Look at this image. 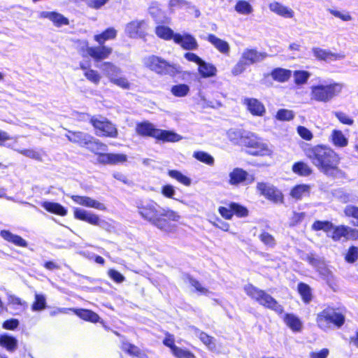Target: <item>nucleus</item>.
Returning a JSON list of instances; mask_svg holds the SVG:
<instances>
[{"mask_svg": "<svg viewBox=\"0 0 358 358\" xmlns=\"http://www.w3.org/2000/svg\"><path fill=\"white\" fill-rule=\"evenodd\" d=\"M243 290L248 297L261 306L273 310L278 315L283 313V306L265 290L259 289L252 283L245 285Z\"/></svg>", "mask_w": 358, "mask_h": 358, "instance_id": "obj_4", "label": "nucleus"}, {"mask_svg": "<svg viewBox=\"0 0 358 358\" xmlns=\"http://www.w3.org/2000/svg\"><path fill=\"white\" fill-rule=\"evenodd\" d=\"M344 259L349 264H353L358 259V247L351 245L348 248L345 256Z\"/></svg>", "mask_w": 358, "mask_h": 358, "instance_id": "obj_51", "label": "nucleus"}, {"mask_svg": "<svg viewBox=\"0 0 358 358\" xmlns=\"http://www.w3.org/2000/svg\"><path fill=\"white\" fill-rule=\"evenodd\" d=\"M108 275L116 283L122 282L125 278L124 276L115 269L111 268L108 271Z\"/></svg>", "mask_w": 358, "mask_h": 358, "instance_id": "obj_61", "label": "nucleus"}, {"mask_svg": "<svg viewBox=\"0 0 358 358\" xmlns=\"http://www.w3.org/2000/svg\"><path fill=\"white\" fill-rule=\"evenodd\" d=\"M199 340L205 345L208 350H214L216 349L215 339L214 337L208 335L204 331H200L198 336Z\"/></svg>", "mask_w": 358, "mask_h": 358, "instance_id": "obj_46", "label": "nucleus"}, {"mask_svg": "<svg viewBox=\"0 0 358 358\" xmlns=\"http://www.w3.org/2000/svg\"><path fill=\"white\" fill-rule=\"evenodd\" d=\"M171 352L176 358H196L191 351L182 349L177 345Z\"/></svg>", "mask_w": 358, "mask_h": 358, "instance_id": "obj_53", "label": "nucleus"}, {"mask_svg": "<svg viewBox=\"0 0 358 358\" xmlns=\"http://www.w3.org/2000/svg\"><path fill=\"white\" fill-rule=\"evenodd\" d=\"M247 66L249 65L241 57L238 62L232 68L231 73L234 76H238L245 71Z\"/></svg>", "mask_w": 358, "mask_h": 358, "instance_id": "obj_56", "label": "nucleus"}, {"mask_svg": "<svg viewBox=\"0 0 358 358\" xmlns=\"http://www.w3.org/2000/svg\"><path fill=\"white\" fill-rule=\"evenodd\" d=\"M305 156L322 173L333 176L340 171L341 157L331 148L324 144L308 145L303 149Z\"/></svg>", "mask_w": 358, "mask_h": 358, "instance_id": "obj_2", "label": "nucleus"}, {"mask_svg": "<svg viewBox=\"0 0 358 358\" xmlns=\"http://www.w3.org/2000/svg\"><path fill=\"white\" fill-rule=\"evenodd\" d=\"M259 194L275 204L284 203V194L280 189L273 185L265 182H259L256 186Z\"/></svg>", "mask_w": 358, "mask_h": 358, "instance_id": "obj_10", "label": "nucleus"}, {"mask_svg": "<svg viewBox=\"0 0 358 358\" xmlns=\"http://www.w3.org/2000/svg\"><path fill=\"white\" fill-rule=\"evenodd\" d=\"M198 66V72L203 78L213 77L217 74V69L212 64L202 60Z\"/></svg>", "mask_w": 358, "mask_h": 358, "instance_id": "obj_37", "label": "nucleus"}, {"mask_svg": "<svg viewBox=\"0 0 358 358\" xmlns=\"http://www.w3.org/2000/svg\"><path fill=\"white\" fill-rule=\"evenodd\" d=\"M156 35L165 41H169L173 39L174 41L175 34L173 30L164 25H158L155 27Z\"/></svg>", "mask_w": 358, "mask_h": 358, "instance_id": "obj_40", "label": "nucleus"}, {"mask_svg": "<svg viewBox=\"0 0 358 358\" xmlns=\"http://www.w3.org/2000/svg\"><path fill=\"white\" fill-rule=\"evenodd\" d=\"M259 240L267 247L274 248L276 245V241L274 236L266 231H263L259 236Z\"/></svg>", "mask_w": 358, "mask_h": 358, "instance_id": "obj_52", "label": "nucleus"}, {"mask_svg": "<svg viewBox=\"0 0 358 358\" xmlns=\"http://www.w3.org/2000/svg\"><path fill=\"white\" fill-rule=\"evenodd\" d=\"M331 239L335 241H339L342 238L345 241H357L358 240V229L352 228L347 225L341 224L338 226L333 225Z\"/></svg>", "mask_w": 358, "mask_h": 358, "instance_id": "obj_13", "label": "nucleus"}, {"mask_svg": "<svg viewBox=\"0 0 358 358\" xmlns=\"http://www.w3.org/2000/svg\"><path fill=\"white\" fill-rule=\"evenodd\" d=\"M175 189L173 185L166 184L162 187L161 193L162 194L169 199H173L175 194Z\"/></svg>", "mask_w": 358, "mask_h": 358, "instance_id": "obj_62", "label": "nucleus"}, {"mask_svg": "<svg viewBox=\"0 0 358 358\" xmlns=\"http://www.w3.org/2000/svg\"><path fill=\"white\" fill-rule=\"evenodd\" d=\"M1 237L8 243H12L15 246L21 248H27V242L20 236L14 234L7 229L0 231Z\"/></svg>", "mask_w": 358, "mask_h": 358, "instance_id": "obj_23", "label": "nucleus"}, {"mask_svg": "<svg viewBox=\"0 0 358 358\" xmlns=\"http://www.w3.org/2000/svg\"><path fill=\"white\" fill-rule=\"evenodd\" d=\"M78 51L83 57H90L96 62H100L109 57L113 52V48L109 46H89L87 40H77Z\"/></svg>", "mask_w": 358, "mask_h": 358, "instance_id": "obj_8", "label": "nucleus"}, {"mask_svg": "<svg viewBox=\"0 0 358 358\" xmlns=\"http://www.w3.org/2000/svg\"><path fill=\"white\" fill-rule=\"evenodd\" d=\"M110 164L116 165L127 162V156L123 153H110Z\"/></svg>", "mask_w": 358, "mask_h": 358, "instance_id": "obj_58", "label": "nucleus"}, {"mask_svg": "<svg viewBox=\"0 0 358 358\" xmlns=\"http://www.w3.org/2000/svg\"><path fill=\"white\" fill-rule=\"evenodd\" d=\"M19 326V320L15 318H10L5 320L2 324V327L6 330H15Z\"/></svg>", "mask_w": 358, "mask_h": 358, "instance_id": "obj_63", "label": "nucleus"}, {"mask_svg": "<svg viewBox=\"0 0 358 358\" xmlns=\"http://www.w3.org/2000/svg\"><path fill=\"white\" fill-rule=\"evenodd\" d=\"M226 206H219L217 211L219 214L225 220H231L235 215L237 217H246L249 215L248 208L239 203L231 201L227 203L222 201Z\"/></svg>", "mask_w": 358, "mask_h": 358, "instance_id": "obj_11", "label": "nucleus"}, {"mask_svg": "<svg viewBox=\"0 0 358 358\" xmlns=\"http://www.w3.org/2000/svg\"><path fill=\"white\" fill-rule=\"evenodd\" d=\"M238 143L248 148V153L252 156H266L271 153L268 145L252 133L241 134Z\"/></svg>", "mask_w": 358, "mask_h": 358, "instance_id": "obj_6", "label": "nucleus"}, {"mask_svg": "<svg viewBox=\"0 0 358 358\" xmlns=\"http://www.w3.org/2000/svg\"><path fill=\"white\" fill-rule=\"evenodd\" d=\"M271 76L273 80L278 83H285L289 80L292 76L291 70L277 67L271 71Z\"/></svg>", "mask_w": 358, "mask_h": 358, "instance_id": "obj_36", "label": "nucleus"}, {"mask_svg": "<svg viewBox=\"0 0 358 358\" xmlns=\"http://www.w3.org/2000/svg\"><path fill=\"white\" fill-rule=\"evenodd\" d=\"M266 57V52H259L255 48H247L243 51L241 57L248 65H251L263 61Z\"/></svg>", "mask_w": 358, "mask_h": 358, "instance_id": "obj_20", "label": "nucleus"}, {"mask_svg": "<svg viewBox=\"0 0 358 358\" xmlns=\"http://www.w3.org/2000/svg\"><path fill=\"white\" fill-rule=\"evenodd\" d=\"M333 223L329 220H315L312 226L311 229L313 231H323L328 233L333 229Z\"/></svg>", "mask_w": 358, "mask_h": 358, "instance_id": "obj_43", "label": "nucleus"}, {"mask_svg": "<svg viewBox=\"0 0 358 358\" xmlns=\"http://www.w3.org/2000/svg\"><path fill=\"white\" fill-rule=\"evenodd\" d=\"M95 134L101 137L115 138L118 136V130L111 121L101 115H93L90 118Z\"/></svg>", "mask_w": 358, "mask_h": 358, "instance_id": "obj_9", "label": "nucleus"}, {"mask_svg": "<svg viewBox=\"0 0 358 358\" xmlns=\"http://www.w3.org/2000/svg\"><path fill=\"white\" fill-rule=\"evenodd\" d=\"M187 279L191 286L193 287L195 291L199 294L208 296L210 294V291L207 287L202 286L201 283L198 280L190 275H187Z\"/></svg>", "mask_w": 358, "mask_h": 358, "instance_id": "obj_45", "label": "nucleus"}, {"mask_svg": "<svg viewBox=\"0 0 358 358\" xmlns=\"http://www.w3.org/2000/svg\"><path fill=\"white\" fill-rule=\"evenodd\" d=\"M297 292L304 304H309L312 301L313 294L311 287L308 284L303 282H299L297 285Z\"/></svg>", "mask_w": 358, "mask_h": 358, "instance_id": "obj_32", "label": "nucleus"}, {"mask_svg": "<svg viewBox=\"0 0 358 358\" xmlns=\"http://www.w3.org/2000/svg\"><path fill=\"white\" fill-rule=\"evenodd\" d=\"M315 321L317 327L325 331L342 327L345 322V316L339 308L327 306L317 314Z\"/></svg>", "mask_w": 358, "mask_h": 358, "instance_id": "obj_3", "label": "nucleus"}, {"mask_svg": "<svg viewBox=\"0 0 358 358\" xmlns=\"http://www.w3.org/2000/svg\"><path fill=\"white\" fill-rule=\"evenodd\" d=\"M292 171L300 177H308L313 173V168L303 160L295 162L292 166Z\"/></svg>", "mask_w": 358, "mask_h": 358, "instance_id": "obj_24", "label": "nucleus"}, {"mask_svg": "<svg viewBox=\"0 0 358 358\" xmlns=\"http://www.w3.org/2000/svg\"><path fill=\"white\" fill-rule=\"evenodd\" d=\"M234 8L237 13L243 15H248L252 11L251 5L245 0L238 1Z\"/></svg>", "mask_w": 358, "mask_h": 358, "instance_id": "obj_49", "label": "nucleus"}, {"mask_svg": "<svg viewBox=\"0 0 358 358\" xmlns=\"http://www.w3.org/2000/svg\"><path fill=\"white\" fill-rule=\"evenodd\" d=\"M193 157L200 162L208 166H213L215 160L212 155L204 151H196L193 153Z\"/></svg>", "mask_w": 358, "mask_h": 358, "instance_id": "obj_42", "label": "nucleus"}, {"mask_svg": "<svg viewBox=\"0 0 358 358\" xmlns=\"http://www.w3.org/2000/svg\"><path fill=\"white\" fill-rule=\"evenodd\" d=\"M73 217L76 220L85 222L94 226H99L101 223L98 215L79 208H75L73 209Z\"/></svg>", "mask_w": 358, "mask_h": 358, "instance_id": "obj_15", "label": "nucleus"}, {"mask_svg": "<svg viewBox=\"0 0 358 358\" xmlns=\"http://www.w3.org/2000/svg\"><path fill=\"white\" fill-rule=\"evenodd\" d=\"M243 103L253 116L262 117L266 113L264 105L257 99L245 98Z\"/></svg>", "mask_w": 358, "mask_h": 358, "instance_id": "obj_19", "label": "nucleus"}, {"mask_svg": "<svg viewBox=\"0 0 358 358\" xmlns=\"http://www.w3.org/2000/svg\"><path fill=\"white\" fill-rule=\"evenodd\" d=\"M94 153L97 156V161L101 164H110V153L96 152Z\"/></svg>", "mask_w": 358, "mask_h": 358, "instance_id": "obj_64", "label": "nucleus"}, {"mask_svg": "<svg viewBox=\"0 0 358 358\" xmlns=\"http://www.w3.org/2000/svg\"><path fill=\"white\" fill-rule=\"evenodd\" d=\"M344 213L346 217H353L357 220L356 226L358 227V207L356 206L349 205L344 209Z\"/></svg>", "mask_w": 358, "mask_h": 358, "instance_id": "obj_59", "label": "nucleus"}, {"mask_svg": "<svg viewBox=\"0 0 358 358\" xmlns=\"http://www.w3.org/2000/svg\"><path fill=\"white\" fill-rule=\"evenodd\" d=\"M143 64L145 69L160 76L174 77L180 73V67L178 65L171 64L163 57L155 55L145 57Z\"/></svg>", "mask_w": 358, "mask_h": 358, "instance_id": "obj_5", "label": "nucleus"}, {"mask_svg": "<svg viewBox=\"0 0 358 358\" xmlns=\"http://www.w3.org/2000/svg\"><path fill=\"white\" fill-rule=\"evenodd\" d=\"M154 138L158 141L174 143L178 141L180 139V137L173 131L157 128Z\"/></svg>", "mask_w": 358, "mask_h": 358, "instance_id": "obj_30", "label": "nucleus"}, {"mask_svg": "<svg viewBox=\"0 0 358 358\" xmlns=\"http://www.w3.org/2000/svg\"><path fill=\"white\" fill-rule=\"evenodd\" d=\"M74 313L80 319L92 323H96L99 321V315L92 310L78 308L73 310Z\"/></svg>", "mask_w": 358, "mask_h": 358, "instance_id": "obj_34", "label": "nucleus"}, {"mask_svg": "<svg viewBox=\"0 0 358 358\" xmlns=\"http://www.w3.org/2000/svg\"><path fill=\"white\" fill-rule=\"evenodd\" d=\"M268 8L272 12L283 17L292 18L294 17V11L291 8L283 6L279 2L274 1L271 3Z\"/></svg>", "mask_w": 358, "mask_h": 358, "instance_id": "obj_33", "label": "nucleus"}, {"mask_svg": "<svg viewBox=\"0 0 358 358\" xmlns=\"http://www.w3.org/2000/svg\"><path fill=\"white\" fill-rule=\"evenodd\" d=\"M174 42L180 45L182 49L187 50H196L199 47L195 38L189 34L182 35L178 33L175 34Z\"/></svg>", "mask_w": 358, "mask_h": 358, "instance_id": "obj_18", "label": "nucleus"}, {"mask_svg": "<svg viewBox=\"0 0 358 358\" xmlns=\"http://www.w3.org/2000/svg\"><path fill=\"white\" fill-rule=\"evenodd\" d=\"M331 143L336 148H344L348 145V140L343 131L338 129L332 130L330 137Z\"/></svg>", "mask_w": 358, "mask_h": 358, "instance_id": "obj_35", "label": "nucleus"}, {"mask_svg": "<svg viewBox=\"0 0 358 358\" xmlns=\"http://www.w3.org/2000/svg\"><path fill=\"white\" fill-rule=\"evenodd\" d=\"M157 128L148 120L137 122L135 128L136 133L142 137L155 138Z\"/></svg>", "mask_w": 358, "mask_h": 358, "instance_id": "obj_22", "label": "nucleus"}, {"mask_svg": "<svg viewBox=\"0 0 358 358\" xmlns=\"http://www.w3.org/2000/svg\"><path fill=\"white\" fill-rule=\"evenodd\" d=\"M282 320L286 326L293 332H301L303 329V323L300 318L293 313H285Z\"/></svg>", "mask_w": 358, "mask_h": 358, "instance_id": "obj_26", "label": "nucleus"}, {"mask_svg": "<svg viewBox=\"0 0 358 358\" xmlns=\"http://www.w3.org/2000/svg\"><path fill=\"white\" fill-rule=\"evenodd\" d=\"M310 77V73L303 70H297L294 71V83L297 85H301L308 81Z\"/></svg>", "mask_w": 358, "mask_h": 358, "instance_id": "obj_50", "label": "nucleus"}, {"mask_svg": "<svg viewBox=\"0 0 358 358\" xmlns=\"http://www.w3.org/2000/svg\"><path fill=\"white\" fill-rule=\"evenodd\" d=\"M313 53L314 56L318 59V60H324L327 61L328 59H336V56L335 54L327 51L326 50L320 48H313Z\"/></svg>", "mask_w": 358, "mask_h": 358, "instance_id": "obj_44", "label": "nucleus"}, {"mask_svg": "<svg viewBox=\"0 0 358 358\" xmlns=\"http://www.w3.org/2000/svg\"><path fill=\"white\" fill-rule=\"evenodd\" d=\"M275 117L280 121H289L294 117V115L292 110L282 108L278 110Z\"/></svg>", "mask_w": 358, "mask_h": 358, "instance_id": "obj_54", "label": "nucleus"}, {"mask_svg": "<svg viewBox=\"0 0 358 358\" xmlns=\"http://www.w3.org/2000/svg\"><path fill=\"white\" fill-rule=\"evenodd\" d=\"M46 308V300L43 294H36L34 301L31 304L33 311H40Z\"/></svg>", "mask_w": 358, "mask_h": 358, "instance_id": "obj_48", "label": "nucleus"}, {"mask_svg": "<svg viewBox=\"0 0 358 358\" xmlns=\"http://www.w3.org/2000/svg\"><path fill=\"white\" fill-rule=\"evenodd\" d=\"M311 185L302 183L294 185L289 192V196L296 201H300L303 197H309L310 195Z\"/></svg>", "mask_w": 358, "mask_h": 358, "instance_id": "obj_21", "label": "nucleus"}, {"mask_svg": "<svg viewBox=\"0 0 358 358\" xmlns=\"http://www.w3.org/2000/svg\"><path fill=\"white\" fill-rule=\"evenodd\" d=\"M137 213L141 219L160 231L167 234L177 231V224L181 216L178 212L169 208H162L153 199L137 203Z\"/></svg>", "mask_w": 358, "mask_h": 358, "instance_id": "obj_1", "label": "nucleus"}, {"mask_svg": "<svg viewBox=\"0 0 358 358\" xmlns=\"http://www.w3.org/2000/svg\"><path fill=\"white\" fill-rule=\"evenodd\" d=\"M147 23L144 20H132L125 26L126 34L132 38H145L147 36Z\"/></svg>", "mask_w": 358, "mask_h": 358, "instance_id": "obj_14", "label": "nucleus"}, {"mask_svg": "<svg viewBox=\"0 0 358 358\" xmlns=\"http://www.w3.org/2000/svg\"><path fill=\"white\" fill-rule=\"evenodd\" d=\"M334 114L340 123L343 124L351 126L354 124V120L342 111H336Z\"/></svg>", "mask_w": 358, "mask_h": 358, "instance_id": "obj_55", "label": "nucleus"}, {"mask_svg": "<svg viewBox=\"0 0 358 358\" xmlns=\"http://www.w3.org/2000/svg\"><path fill=\"white\" fill-rule=\"evenodd\" d=\"M342 90V85L337 83L328 85H315L310 87L311 100L326 103L338 95Z\"/></svg>", "mask_w": 358, "mask_h": 358, "instance_id": "obj_7", "label": "nucleus"}, {"mask_svg": "<svg viewBox=\"0 0 358 358\" xmlns=\"http://www.w3.org/2000/svg\"><path fill=\"white\" fill-rule=\"evenodd\" d=\"M66 138L71 143L77 144L81 147L94 144L96 146V150L106 151L108 148L105 143L101 142L99 140L92 141L87 134L81 131H69L66 134Z\"/></svg>", "mask_w": 358, "mask_h": 358, "instance_id": "obj_12", "label": "nucleus"}, {"mask_svg": "<svg viewBox=\"0 0 358 358\" xmlns=\"http://www.w3.org/2000/svg\"><path fill=\"white\" fill-rule=\"evenodd\" d=\"M171 92L176 97H183L189 93V87L186 84L175 85L171 87Z\"/></svg>", "mask_w": 358, "mask_h": 358, "instance_id": "obj_47", "label": "nucleus"}, {"mask_svg": "<svg viewBox=\"0 0 358 358\" xmlns=\"http://www.w3.org/2000/svg\"><path fill=\"white\" fill-rule=\"evenodd\" d=\"M207 41L210 43L220 53L228 55L230 52V47L229 43L213 34H210L207 36Z\"/></svg>", "mask_w": 358, "mask_h": 358, "instance_id": "obj_29", "label": "nucleus"}, {"mask_svg": "<svg viewBox=\"0 0 358 358\" xmlns=\"http://www.w3.org/2000/svg\"><path fill=\"white\" fill-rule=\"evenodd\" d=\"M80 69L84 71L85 77L91 83L97 85L99 83L101 80V76L99 73L93 69H90L85 64L80 63Z\"/></svg>", "mask_w": 358, "mask_h": 358, "instance_id": "obj_39", "label": "nucleus"}, {"mask_svg": "<svg viewBox=\"0 0 358 358\" xmlns=\"http://www.w3.org/2000/svg\"><path fill=\"white\" fill-rule=\"evenodd\" d=\"M40 16L43 18H48L58 27L62 25H68L69 24V21L67 17L56 11H43L41 13Z\"/></svg>", "mask_w": 358, "mask_h": 358, "instance_id": "obj_25", "label": "nucleus"}, {"mask_svg": "<svg viewBox=\"0 0 358 358\" xmlns=\"http://www.w3.org/2000/svg\"><path fill=\"white\" fill-rule=\"evenodd\" d=\"M8 303L14 308L22 307L25 308L27 306L26 301H22L20 298L15 295H10L8 296Z\"/></svg>", "mask_w": 358, "mask_h": 358, "instance_id": "obj_57", "label": "nucleus"}, {"mask_svg": "<svg viewBox=\"0 0 358 358\" xmlns=\"http://www.w3.org/2000/svg\"><path fill=\"white\" fill-rule=\"evenodd\" d=\"M297 132L299 136L305 141H311L313 138V133L304 126H299L297 127Z\"/></svg>", "mask_w": 358, "mask_h": 358, "instance_id": "obj_60", "label": "nucleus"}, {"mask_svg": "<svg viewBox=\"0 0 358 358\" xmlns=\"http://www.w3.org/2000/svg\"><path fill=\"white\" fill-rule=\"evenodd\" d=\"M41 206L48 213L59 215L66 216L67 215V209L59 203L53 201H43Z\"/></svg>", "mask_w": 358, "mask_h": 358, "instance_id": "obj_28", "label": "nucleus"}, {"mask_svg": "<svg viewBox=\"0 0 358 358\" xmlns=\"http://www.w3.org/2000/svg\"><path fill=\"white\" fill-rule=\"evenodd\" d=\"M121 349L126 354L133 357L148 358L147 355L143 352L138 346L127 341L121 343Z\"/></svg>", "mask_w": 358, "mask_h": 358, "instance_id": "obj_31", "label": "nucleus"}, {"mask_svg": "<svg viewBox=\"0 0 358 358\" xmlns=\"http://www.w3.org/2000/svg\"><path fill=\"white\" fill-rule=\"evenodd\" d=\"M70 198L76 204L85 207L92 208L100 210H106V207L103 203L99 202V201L93 199L92 198L87 196H80L73 194L70 196Z\"/></svg>", "mask_w": 358, "mask_h": 358, "instance_id": "obj_16", "label": "nucleus"}, {"mask_svg": "<svg viewBox=\"0 0 358 358\" xmlns=\"http://www.w3.org/2000/svg\"><path fill=\"white\" fill-rule=\"evenodd\" d=\"M253 176L248 178V173L241 168H234L229 173V183L231 185H238L248 180L247 183H251L254 181Z\"/></svg>", "mask_w": 358, "mask_h": 358, "instance_id": "obj_17", "label": "nucleus"}, {"mask_svg": "<svg viewBox=\"0 0 358 358\" xmlns=\"http://www.w3.org/2000/svg\"><path fill=\"white\" fill-rule=\"evenodd\" d=\"M168 175L185 186H189L192 183L191 179L182 174L178 170H169Z\"/></svg>", "mask_w": 358, "mask_h": 358, "instance_id": "obj_41", "label": "nucleus"}, {"mask_svg": "<svg viewBox=\"0 0 358 358\" xmlns=\"http://www.w3.org/2000/svg\"><path fill=\"white\" fill-rule=\"evenodd\" d=\"M0 345L9 352H14L17 348V339L8 334L0 336Z\"/></svg>", "mask_w": 358, "mask_h": 358, "instance_id": "obj_38", "label": "nucleus"}, {"mask_svg": "<svg viewBox=\"0 0 358 358\" xmlns=\"http://www.w3.org/2000/svg\"><path fill=\"white\" fill-rule=\"evenodd\" d=\"M117 35V31L113 27L106 28L102 32L95 34L94 40L99 44L98 46H106L105 42L110 40H114Z\"/></svg>", "mask_w": 358, "mask_h": 358, "instance_id": "obj_27", "label": "nucleus"}]
</instances>
